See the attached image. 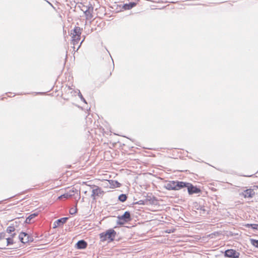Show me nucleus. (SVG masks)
I'll return each mask as SVG.
<instances>
[{
  "label": "nucleus",
  "mask_w": 258,
  "mask_h": 258,
  "mask_svg": "<svg viewBox=\"0 0 258 258\" xmlns=\"http://www.w3.org/2000/svg\"><path fill=\"white\" fill-rule=\"evenodd\" d=\"M81 29L79 27H75L71 30L70 36L72 38V43L74 45L78 44L80 40ZM74 48L75 46H74Z\"/></svg>",
  "instance_id": "1"
},
{
  "label": "nucleus",
  "mask_w": 258,
  "mask_h": 258,
  "mask_svg": "<svg viewBox=\"0 0 258 258\" xmlns=\"http://www.w3.org/2000/svg\"><path fill=\"white\" fill-rule=\"evenodd\" d=\"M116 234V232L113 229H110L105 232L101 233L100 237L102 241L109 240L111 241L114 239Z\"/></svg>",
  "instance_id": "2"
},
{
  "label": "nucleus",
  "mask_w": 258,
  "mask_h": 258,
  "mask_svg": "<svg viewBox=\"0 0 258 258\" xmlns=\"http://www.w3.org/2000/svg\"><path fill=\"white\" fill-rule=\"evenodd\" d=\"M20 241L23 243H26L29 242H32L33 238L29 235L28 233L24 232H21L19 235Z\"/></svg>",
  "instance_id": "3"
},
{
  "label": "nucleus",
  "mask_w": 258,
  "mask_h": 258,
  "mask_svg": "<svg viewBox=\"0 0 258 258\" xmlns=\"http://www.w3.org/2000/svg\"><path fill=\"white\" fill-rule=\"evenodd\" d=\"M117 218L119 220L118 223L123 224L124 222H128L131 220L130 213L128 211H126L123 215L118 216Z\"/></svg>",
  "instance_id": "4"
},
{
  "label": "nucleus",
  "mask_w": 258,
  "mask_h": 258,
  "mask_svg": "<svg viewBox=\"0 0 258 258\" xmlns=\"http://www.w3.org/2000/svg\"><path fill=\"white\" fill-rule=\"evenodd\" d=\"M224 255L228 257L238 258L240 256V253L234 249H230L226 250L225 251Z\"/></svg>",
  "instance_id": "5"
},
{
  "label": "nucleus",
  "mask_w": 258,
  "mask_h": 258,
  "mask_svg": "<svg viewBox=\"0 0 258 258\" xmlns=\"http://www.w3.org/2000/svg\"><path fill=\"white\" fill-rule=\"evenodd\" d=\"M103 193V191L101 188L97 186L93 185L92 190L91 197L94 199H96V197H100Z\"/></svg>",
  "instance_id": "6"
},
{
  "label": "nucleus",
  "mask_w": 258,
  "mask_h": 258,
  "mask_svg": "<svg viewBox=\"0 0 258 258\" xmlns=\"http://www.w3.org/2000/svg\"><path fill=\"white\" fill-rule=\"evenodd\" d=\"M186 187L187 188L188 192L189 195L194 194H199L201 192V189L196 186H194L190 183H187Z\"/></svg>",
  "instance_id": "7"
},
{
  "label": "nucleus",
  "mask_w": 258,
  "mask_h": 258,
  "mask_svg": "<svg viewBox=\"0 0 258 258\" xmlns=\"http://www.w3.org/2000/svg\"><path fill=\"white\" fill-rule=\"evenodd\" d=\"M64 224V217L61 218L55 221L53 224V228H55L57 227H63Z\"/></svg>",
  "instance_id": "8"
},
{
  "label": "nucleus",
  "mask_w": 258,
  "mask_h": 258,
  "mask_svg": "<svg viewBox=\"0 0 258 258\" xmlns=\"http://www.w3.org/2000/svg\"><path fill=\"white\" fill-rule=\"evenodd\" d=\"M94 8L92 5L90 6L85 11L84 13L88 19H91L93 18L92 13L93 12Z\"/></svg>",
  "instance_id": "9"
},
{
  "label": "nucleus",
  "mask_w": 258,
  "mask_h": 258,
  "mask_svg": "<svg viewBox=\"0 0 258 258\" xmlns=\"http://www.w3.org/2000/svg\"><path fill=\"white\" fill-rule=\"evenodd\" d=\"M68 90L69 91H70V92H71V94H72L73 95H76V94H78L79 96L80 97L81 100L82 101H83L84 103H87V102H86V100L85 99V98L82 96V95L81 93L80 92V90H77V91H75V90L71 91V90H72V88H71L70 87V86L68 87Z\"/></svg>",
  "instance_id": "10"
},
{
  "label": "nucleus",
  "mask_w": 258,
  "mask_h": 258,
  "mask_svg": "<svg viewBox=\"0 0 258 258\" xmlns=\"http://www.w3.org/2000/svg\"><path fill=\"white\" fill-rule=\"evenodd\" d=\"M255 195L253 189L251 188L247 189L244 191L243 196L244 198H252Z\"/></svg>",
  "instance_id": "11"
},
{
  "label": "nucleus",
  "mask_w": 258,
  "mask_h": 258,
  "mask_svg": "<svg viewBox=\"0 0 258 258\" xmlns=\"http://www.w3.org/2000/svg\"><path fill=\"white\" fill-rule=\"evenodd\" d=\"M164 187L168 190H175V181H169L165 183Z\"/></svg>",
  "instance_id": "12"
},
{
  "label": "nucleus",
  "mask_w": 258,
  "mask_h": 258,
  "mask_svg": "<svg viewBox=\"0 0 258 258\" xmlns=\"http://www.w3.org/2000/svg\"><path fill=\"white\" fill-rule=\"evenodd\" d=\"M87 246V242L84 240H79L76 244V246L78 249H84Z\"/></svg>",
  "instance_id": "13"
},
{
  "label": "nucleus",
  "mask_w": 258,
  "mask_h": 258,
  "mask_svg": "<svg viewBox=\"0 0 258 258\" xmlns=\"http://www.w3.org/2000/svg\"><path fill=\"white\" fill-rule=\"evenodd\" d=\"M186 182L175 181V190L180 189L181 188L184 187H186Z\"/></svg>",
  "instance_id": "14"
},
{
  "label": "nucleus",
  "mask_w": 258,
  "mask_h": 258,
  "mask_svg": "<svg viewBox=\"0 0 258 258\" xmlns=\"http://www.w3.org/2000/svg\"><path fill=\"white\" fill-rule=\"evenodd\" d=\"M73 189L74 188H70L69 187L66 188V199L70 198L74 195L75 191Z\"/></svg>",
  "instance_id": "15"
},
{
  "label": "nucleus",
  "mask_w": 258,
  "mask_h": 258,
  "mask_svg": "<svg viewBox=\"0 0 258 258\" xmlns=\"http://www.w3.org/2000/svg\"><path fill=\"white\" fill-rule=\"evenodd\" d=\"M75 13V11L74 9H73L72 8H70V10L68 14V21L69 22H71L73 20V17H74V14Z\"/></svg>",
  "instance_id": "16"
},
{
  "label": "nucleus",
  "mask_w": 258,
  "mask_h": 258,
  "mask_svg": "<svg viewBox=\"0 0 258 258\" xmlns=\"http://www.w3.org/2000/svg\"><path fill=\"white\" fill-rule=\"evenodd\" d=\"M38 215V213H34L33 214H30L28 217H27L25 220V223L29 224L31 223V220L37 216Z\"/></svg>",
  "instance_id": "17"
},
{
  "label": "nucleus",
  "mask_w": 258,
  "mask_h": 258,
  "mask_svg": "<svg viewBox=\"0 0 258 258\" xmlns=\"http://www.w3.org/2000/svg\"><path fill=\"white\" fill-rule=\"evenodd\" d=\"M245 227L247 228L251 227L252 229L257 230L258 224H247L245 225Z\"/></svg>",
  "instance_id": "18"
},
{
  "label": "nucleus",
  "mask_w": 258,
  "mask_h": 258,
  "mask_svg": "<svg viewBox=\"0 0 258 258\" xmlns=\"http://www.w3.org/2000/svg\"><path fill=\"white\" fill-rule=\"evenodd\" d=\"M127 199V196L125 194H121L118 197V200L121 202H125Z\"/></svg>",
  "instance_id": "19"
},
{
  "label": "nucleus",
  "mask_w": 258,
  "mask_h": 258,
  "mask_svg": "<svg viewBox=\"0 0 258 258\" xmlns=\"http://www.w3.org/2000/svg\"><path fill=\"white\" fill-rule=\"evenodd\" d=\"M136 4L135 3H131L130 4H125L124 6V9L126 10H129L130 9H132L134 6H135Z\"/></svg>",
  "instance_id": "20"
},
{
  "label": "nucleus",
  "mask_w": 258,
  "mask_h": 258,
  "mask_svg": "<svg viewBox=\"0 0 258 258\" xmlns=\"http://www.w3.org/2000/svg\"><path fill=\"white\" fill-rule=\"evenodd\" d=\"M15 230V228L14 226H9L7 228V232L8 233H11L12 232H14Z\"/></svg>",
  "instance_id": "21"
},
{
  "label": "nucleus",
  "mask_w": 258,
  "mask_h": 258,
  "mask_svg": "<svg viewBox=\"0 0 258 258\" xmlns=\"http://www.w3.org/2000/svg\"><path fill=\"white\" fill-rule=\"evenodd\" d=\"M251 244L256 248H258V240L250 239Z\"/></svg>",
  "instance_id": "22"
},
{
  "label": "nucleus",
  "mask_w": 258,
  "mask_h": 258,
  "mask_svg": "<svg viewBox=\"0 0 258 258\" xmlns=\"http://www.w3.org/2000/svg\"><path fill=\"white\" fill-rule=\"evenodd\" d=\"M6 239H7V246L13 244L14 241H13V239L12 238L9 237V238H7Z\"/></svg>",
  "instance_id": "23"
},
{
  "label": "nucleus",
  "mask_w": 258,
  "mask_h": 258,
  "mask_svg": "<svg viewBox=\"0 0 258 258\" xmlns=\"http://www.w3.org/2000/svg\"><path fill=\"white\" fill-rule=\"evenodd\" d=\"M112 182L113 183V185L115 187H120L121 185V184L117 181H112Z\"/></svg>",
  "instance_id": "24"
},
{
  "label": "nucleus",
  "mask_w": 258,
  "mask_h": 258,
  "mask_svg": "<svg viewBox=\"0 0 258 258\" xmlns=\"http://www.w3.org/2000/svg\"><path fill=\"white\" fill-rule=\"evenodd\" d=\"M77 212V209L76 208H72L70 210V213L71 214L73 215L75 213H76Z\"/></svg>",
  "instance_id": "25"
},
{
  "label": "nucleus",
  "mask_w": 258,
  "mask_h": 258,
  "mask_svg": "<svg viewBox=\"0 0 258 258\" xmlns=\"http://www.w3.org/2000/svg\"><path fill=\"white\" fill-rule=\"evenodd\" d=\"M6 233L5 232L0 233V240L5 238Z\"/></svg>",
  "instance_id": "26"
},
{
  "label": "nucleus",
  "mask_w": 258,
  "mask_h": 258,
  "mask_svg": "<svg viewBox=\"0 0 258 258\" xmlns=\"http://www.w3.org/2000/svg\"><path fill=\"white\" fill-rule=\"evenodd\" d=\"M206 210L204 209V207H201L200 209V214H204L205 213Z\"/></svg>",
  "instance_id": "27"
},
{
  "label": "nucleus",
  "mask_w": 258,
  "mask_h": 258,
  "mask_svg": "<svg viewBox=\"0 0 258 258\" xmlns=\"http://www.w3.org/2000/svg\"><path fill=\"white\" fill-rule=\"evenodd\" d=\"M64 198V194H62L61 195H60L59 197H58V199H62V198Z\"/></svg>",
  "instance_id": "28"
},
{
  "label": "nucleus",
  "mask_w": 258,
  "mask_h": 258,
  "mask_svg": "<svg viewBox=\"0 0 258 258\" xmlns=\"http://www.w3.org/2000/svg\"><path fill=\"white\" fill-rule=\"evenodd\" d=\"M137 203L139 204H144V202L142 200H140Z\"/></svg>",
  "instance_id": "29"
},
{
  "label": "nucleus",
  "mask_w": 258,
  "mask_h": 258,
  "mask_svg": "<svg viewBox=\"0 0 258 258\" xmlns=\"http://www.w3.org/2000/svg\"><path fill=\"white\" fill-rule=\"evenodd\" d=\"M15 235H16V233H13V234H12V235H11V236H12V237H11V238H13L14 237H15Z\"/></svg>",
  "instance_id": "30"
},
{
  "label": "nucleus",
  "mask_w": 258,
  "mask_h": 258,
  "mask_svg": "<svg viewBox=\"0 0 258 258\" xmlns=\"http://www.w3.org/2000/svg\"><path fill=\"white\" fill-rule=\"evenodd\" d=\"M67 7L66 6V8H65L66 10L68 9V8L70 7L69 5L68 4H67Z\"/></svg>",
  "instance_id": "31"
},
{
  "label": "nucleus",
  "mask_w": 258,
  "mask_h": 258,
  "mask_svg": "<svg viewBox=\"0 0 258 258\" xmlns=\"http://www.w3.org/2000/svg\"><path fill=\"white\" fill-rule=\"evenodd\" d=\"M69 172H68V171H67V172H66V175L67 176H69Z\"/></svg>",
  "instance_id": "32"
},
{
  "label": "nucleus",
  "mask_w": 258,
  "mask_h": 258,
  "mask_svg": "<svg viewBox=\"0 0 258 258\" xmlns=\"http://www.w3.org/2000/svg\"><path fill=\"white\" fill-rule=\"evenodd\" d=\"M63 32L64 33V25L62 26Z\"/></svg>",
  "instance_id": "33"
},
{
  "label": "nucleus",
  "mask_w": 258,
  "mask_h": 258,
  "mask_svg": "<svg viewBox=\"0 0 258 258\" xmlns=\"http://www.w3.org/2000/svg\"><path fill=\"white\" fill-rule=\"evenodd\" d=\"M67 219H68V218L66 217V221H67Z\"/></svg>",
  "instance_id": "34"
},
{
  "label": "nucleus",
  "mask_w": 258,
  "mask_h": 258,
  "mask_svg": "<svg viewBox=\"0 0 258 258\" xmlns=\"http://www.w3.org/2000/svg\"><path fill=\"white\" fill-rule=\"evenodd\" d=\"M64 66H65V64L64 63H63V68H64Z\"/></svg>",
  "instance_id": "35"
},
{
  "label": "nucleus",
  "mask_w": 258,
  "mask_h": 258,
  "mask_svg": "<svg viewBox=\"0 0 258 258\" xmlns=\"http://www.w3.org/2000/svg\"><path fill=\"white\" fill-rule=\"evenodd\" d=\"M83 40L81 42V43H80V44L82 43V42H83Z\"/></svg>",
  "instance_id": "36"
}]
</instances>
